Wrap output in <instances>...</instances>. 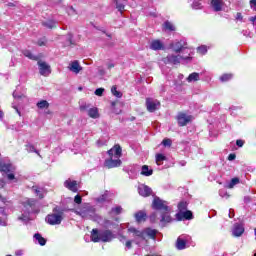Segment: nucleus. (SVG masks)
Returning <instances> with one entry per match:
<instances>
[{"label":"nucleus","instance_id":"obj_1","mask_svg":"<svg viewBox=\"0 0 256 256\" xmlns=\"http://www.w3.org/2000/svg\"><path fill=\"white\" fill-rule=\"evenodd\" d=\"M152 209L154 211H159V226L167 227L169 223H173V217H171V206H169V202L159 198L158 196H154L152 201Z\"/></svg>","mask_w":256,"mask_h":256},{"label":"nucleus","instance_id":"obj_2","mask_svg":"<svg viewBox=\"0 0 256 256\" xmlns=\"http://www.w3.org/2000/svg\"><path fill=\"white\" fill-rule=\"evenodd\" d=\"M74 213L82 217V219L94 221L95 223H99V225H103L104 227H109V225H111V220H103V217L97 214V209L95 206L89 203L82 204L78 209L74 210Z\"/></svg>","mask_w":256,"mask_h":256},{"label":"nucleus","instance_id":"obj_3","mask_svg":"<svg viewBox=\"0 0 256 256\" xmlns=\"http://www.w3.org/2000/svg\"><path fill=\"white\" fill-rule=\"evenodd\" d=\"M123 150L119 144L114 145L113 148L108 150V155L110 158L104 161V167L107 169H113L115 167H121V156Z\"/></svg>","mask_w":256,"mask_h":256},{"label":"nucleus","instance_id":"obj_4","mask_svg":"<svg viewBox=\"0 0 256 256\" xmlns=\"http://www.w3.org/2000/svg\"><path fill=\"white\" fill-rule=\"evenodd\" d=\"M39 213V207H37V200L28 199L23 202L22 215L18 218L23 223H29L31 221V214Z\"/></svg>","mask_w":256,"mask_h":256},{"label":"nucleus","instance_id":"obj_5","mask_svg":"<svg viewBox=\"0 0 256 256\" xmlns=\"http://www.w3.org/2000/svg\"><path fill=\"white\" fill-rule=\"evenodd\" d=\"M115 239V234L111 230L93 229L91 232V241L93 243H111Z\"/></svg>","mask_w":256,"mask_h":256},{"label":"nucleus","instance_id":"obj_6","mask_svg":"<svg viewBox=\"0 0 256 256\" xmlns=\"http://www.w3.org/2000/svg\"><path fill=\"white\" fill-rule=\"evenodd\" d=\"M128 233H132L133 237L135 238V243L136 245H139L141 241L145 240V235H147L150 239H153V241H155V239H157V233H159V231L155 230V229H151V228H146L144 231H139L133 227L128 229Z\"/></svg>","mask_w":256,"mask_h":256},{"label":"nucleus","instance_id":"obj_7","mask_svg":"<svg viewBox=\"0 0 256 256\" xmlns=\"http://www.w3.org/2000/svg\"><path fill=\"white\" fill-rule=\"evenodd\" d=\"M170 49H172L174 53L186 55L187 57H191V55H193V49L189 47V44H187V40L185 39L172 42L170 44Z\"/></svg>","mask_w":256,"mask_h":256},{"label":"nucleus","instance_id":"obj_8","mask_svg":"<svg viewBox=\"0 0 256 256\" xmlns=\"http://www.w3.org/2000/svg\"><path fill=\"white\" fill-rule=\"evenodd\" d=\"M193 57L183 54H168L167 57L163 58V62L166 65H179V63H191Z\"/></svg>","mask_w":256,"mask_h":256},{"label":"nucleus","instance_id":"obj_9","mask_svg":"<svg viewBox=\"0 0 256 256\" xmlns=\"http://www.w3.org/2000/svg\"><path fill=\"white\" fill-rule=\"evenodd\" d=\"M63 221V210H61V207L56 206L53 209L52 214H48L46 216V223L48 225H61V222Z\"/></svg>","mask_w":256,"mask_h":256},{"label":"nucleus","instance_id":"obj_10","mask_svg":"<svg viewBox=\"0 0 256 256\" xmlns=\"http://www.w3.org/2000/svg\"><path fill=\"white\" fill-rule=\"evenodd\" d=\"M14 172V165L0 160V173H2V175H7L8 181H14V183H17V178H15V174H13Z\"/></svg>","mask_w":256,"mask_h":256},{"label":"nucleus","instance_id":"obj_11","mask_svg":"<svg viewBox=\"0 0 256 256\" xmlns=\"http://www.w3.org/2000/svg\"><path fill=\"white\" fill-rule=\"evenodd\" d=\"M201 77H206L202 79L203 81H209V75H207V71H202L200 74L193 72L186 78V81L188 83H195V81H201Z\"/></svg>","mask_w":256,"mask_h":256},{"label":"nucleus","instance_id":"obj_12","mask_svg":"<svg viewBox=\"0 0 256 256\" xmlns=\"http://www.w3.org/2000/svg\"><path fill=\"white\" fill-rule=\"evenodd\" d=\"M191 239L190 235L187 234H182L177 238L176 241V249L179 251H183L185 247H187V242Z\"/></svg>","mask_w":256,"mask_h":256},{"label":"nucleus","instance_id":"obj_13","mask_svg":"<svg viewBox=\"0 0 256 256\" xmlns=\"http://www.w3.org/2000/svg\"><path fill=\"white\" fill-rule=\"evenodd\" d=\"M37 64H38L40 75H43L44 77L51 75V66L47 64V62L39 60Z\"/></svg>","mask_w":256,"mask_h":256},{"label":"nucleus","instance_id":"obj_14","mask_svg":"<svg viewBox=\"0 0 256 256\" xmlns=\"http://www.w3.org/2000/svg\"><path fill=\"white\" fill-rule=\"evenodd\" d=\"M177 121H178V125L180 127H185V125H187L188 123H191V121H193V116L185 114V113H179L177 115Z\"/></svg>","mask_w":256,"mask_h":256},{"label":"nucleus","instance_id":"obj_15","mask_svg":"<svg viewBox=\"0 0 256 256\" xmlns=\"http://www.w3.org/2000/svg\"><path fill=\"white\" fill-rule=\"evenodd\" d=\"M160 105L161 103L158 100H154L153 98L146 99V107L150 113H155V111L159 109Z\"/></svg>","mask_w":256,"mask_h":256},{"label":"nucleus","instance_id":"obj_16","mask_svg":"<svg viewBox=\"0 0 256 256\" xmlns=\"http://www.w3.org/2000/svg\"><path fill=\"white\" fill-rule=\"evenodd\" d=\"M96 203L103 205V203H111L113 201V194L105 191L104 194L95 199Z\"/></svg>","mask_w":256,"mask_h":256},{"label":"nucleus","instance_id":"obj_17","mask_svg":"<svg viewBox=\"0 0 256 256\" xmlns=\"http://www.w3.org/2000/svg\"><path fill=\"white\" fill-rule=\"evenodd\" d=\"M138 193L141 197H150V195H153V189L145 184H140L138 186Z\"/></svg>","mask_w":256,"mask_h":256},{"label":"nucleus","instance_id":"obj_18","mask_svg":"<svg viewBox=\"0 0 256 256\" xmlns=\"http://www.w3.org/2000/svg\"><path fill=\"white\" fill-rule=\"evenodd\" d=\"M193 217V212L191 210H184V212H178L176 214V219L178 221H183V219H185L186 221H191Z\"/></svg>","mask_w":256,"mask_h":256},{"label":"nucleus","instance_id":"obj_19","mask_svg":"<svg viewBox=\"0 0 256 256\" xmlns=\"http://www.w3.org/2000/svg\"><path fill=\"white\" fill-rule=\"evenodd\" d=\"M210 7L214 13L223 11V0H210Z\"/></svg>","mask_w":256,"mask_h":256},{"label":"nucleus","instance_id":"obj_20","mask_svg":"<svg viewBox=\"0 0 256 256\" xmlns=\"http://www.w3.org/2000/svg\"><path fill=\"white\" fill-rule=\"evenodd\" d=\"M150 49L152 51H164L165 44H163L161 40H152L150 42Z\"/></svg>","mask_w":256,"mask_h":256},{"label":"nucleus","instance_id":"obj_21","mask_svg":"<svg viewBox=\"0 0 256 256\" xmlns=\"http://www.w3.org/2000/svg\"><path fill=\"white\" fill-rule=\"evenodd\" d=\"M128 173L130 179H137V173H139V166H128L124 169Z\"/></svg>","mask_w":256,"mask_h":256},{"label":"nucleus","instance_id":"obj_22","mask_svg":"<svg viewBox=\"0 0 256 256\" xmlns=\"http://www.w3.org/2000/svg\"><path fill=\"white\" fill-rule=\"evenodd\" d=\"M32 192L34 193V195L36 197H38V199H43V197H45V195H47V190L40 186H33Z\"/></svg>","mask_w":256,"mask_h":256},{"label":"nucleus","instance_id":"obj_23","mask_svg":"<svg viewBox=\"0 0 256 256\" xmlns=\"http://www.w3.org/2000/svg\"><path fill=\"white\" fill-rule=\"evenodd\" d=\"M245 233V227H243V224L236 223L234 224V227L232 229V235L234 237H241Z\"/></svg>","mask_w":256,"mask_h":256},{"label":"nucleus","instance_id":"obj_24","mask_svg":"<svg viewBox=\"0 0 256 256\" xmlns=\"http://www.w3.org/2000/svg\"><path fill=\"white\" fill-rule=\"evenodd\" d=\"M64 187L66 189H69V191H72L73 193H77V181L68 179L64 182Z\"/></svg>","mask_w":256,"mask_h":256},{"label":"nucleus","instance_id":"obj_25","mask_svg":"<svg viewBox=\"0 0 256 256\" xmlns=\"http://www.w3.org/2000/svg\"><path fill=\"white\" fill-rule=\"evenodd\" d=\"M34 243L41 245V247L47 244V239H45L41 234L35 233L33 236Z\"/></svg>","mask_w":256,"mask_h":256},{"label":"nucleus","instance_id":"obj_26","mask_svg":"<svg viewBox=\"0 0 256 256\" xmlns=\"http://www.w3.org/2000/svg\"><path fill=\"white\" fill-rule=\"evenodd\" d=\"M116 3V9L119 11L120 15H123L125 11V5H127V0H114Z\"/></svg>","mask_w":256,"mask_h":256},{"label":"nucleus","instance_id":"obj_27","mask_svg":"<svg viewBox=\"0 0 256 256\" xmlns=\"http://www.w3.org/2000/svg\"><path fill=\"white\" fill-rule=\"evenodd\" d=\"M140 175H143L144 177H151V175H153V168H150L148 165H143Z\"/></svg>","mask_w":256,"mask_h":256},{"label":"nucleus","instance_id":"obj_28","mask_svg":"<svg viewBox=\"0 0 256 256\" xmlns=\"http://www.w3.org/2000/svg\"><path fill=\"white\" fill-rule=\"evenodd\" d=\"M83 68L81 67V65H79L78 61H73L70 66H69V70L72 71V73H79Z\"/></svg>","mask_w":256,"mask_h":256},{"label":"nucleus","instance_id":"obj_29","mask_svg":"<svg viewBox=\"0 0 256 256\" xmlns=\"http://www.w3.org/2000/svg\"><path fill=\"white\" fill-rule=\"evenodd\" d=\"M21 86H17L15 91L13 92L14 99H23L25 97V90L21 91Z\"/></svg>","mask_w":256,"mask_h":256},{"label":"nucleus","instance_id":"obj_30","mask_svg":"<svg viewBox=\"0 0 256 256\" xmlns=\"http://www.w3.org/2000/svg\"><path fill=\"white\" fill-rule=\"evenodd\" d=\"M137 223H141V221H145L147 219V213L145 211L140 210L134 215Z\"/></svg>","mask_w":256,"mask_h":256},{"label":"nucleus","instance_id":"obj_31","mask_svg":"<svg viewBox=\"0 0 256 256\" xmlns=\"http://www.w3.org/2000/svg\"><path fill=\"white\" fill-rule=\"evenodd\" d=\"M25 150L27 151V153H36V155H39V157H41V154H39V150H37L35 145H33L32 143H27L25 145Z\"/></svg>","mask_w":256,"mask_h":256},{"label":"nucleus","instance_id":"obj_32","mask_svg":"<svg viewBox=\"0 0 256 256\" xmlns=\"http://www.w3.org/2000/svg\"><path fill=\"white\" fill-rule=\"evenodd\" d=\"M22 55L28 59H31V61H39V57L34 55L30 50H23Z\"/></svg>","mask_w":256,"mask_h":256},{"label":"nucleus","instance_id":"obj_33","mask_svg":"<svg viewBox=\"0 0 256 256\" xmlns=\"http://www.w3.org/2000/svg\"><path fill=\"white\" fill-rule=\"evenodd\" d=\"M2 47L5 49H8V51H10V53H13L15 51V44H13V42H6V40H2Z\"/></svg>","mask_w":256,"mask_h":256},{"label":"nucleus","instance_id":"obj_34","mask_svg":"<svg viewBox=\"0 0 256 256\" xmlns=\"http://www.w3.org/2000/svg\"><path fill=\"white\" fill-rule=\"evenodd\" d=\"M123 213V207L116 205L111 208L109 215H121Z\"/></svg>","mask_w":256,"mask_h":256},{"label":"nucleus","instance_id":"obj_35","mask_svg":"<svg viewBox=\"0 0 256 256\" xmlns=\"http://www.w3.org/2000/svg\"><path fill=\"white\" fill-rule=\"evenodd\" d=\"M43 27H46L47 29H54V27H57V21L55 20H46L42 22Z\"/></svg>","mask_w":256,"mask_h":256},{"label":"nucleus","instance_id":"obj_36","mask_svg":"<svg viewBox=\"0 0 256 256\" xmlns=\"http://www.w3.org/2000/svg\"><path fill=\"white\" fill-rule=\"evenodd\" d=\"M88 115L92 119H98L99 118V110L97 108H89Z\"/></svg>","mask_w":256,"mask_h":256},{"label":"nucleus","instance_id":"obj_37","mask_svg":"<svg viewBox=\"0 0 256 256\" xmlns=\"http://www.w3.org/2000/svg\"><path fill=\"white\" fill-rule=\"evenodd\" d=\"M221 83H227L228 81H231L233 79V73H225L220 76Z\"/></svg>","mask_w":256,"mask_h":256},{"label":"nucleus","instance_id":"obj_38","mask_svg":"<svg viewBox=\"0 0 256 256\" xmlns=\"http://www.w3.org/2000/svg\"><path fill=\"white\" fill-rule=\"evenodd\" d=\"M163 161H167V156L163 154H156V164L161 166L163 165Z\"/></svg>","mask_w":256,"mask_h":256},{"label":"nucleus","instance_id":"obj_39","mask_svg":"<svg viewBox=\"0 0 256 256\" xmlns=\"http://www.w3.org/2000/svg\"><path fill=\"white\" fill-rule=\"evenodd\" d=\"M163 26H164L165 31H175V26L173 25V23H171L169 21H165Z\"/></svg>","mask_w":256,"mask_h":256},{"label":"nucleus","instance_id":"obj_40","mask_svg":"<svg viewBox=\"0 0 256 256\" xmlns=\"http://www.w3.org/2000/svg\"><path fill=\"white\" fill-rule=\"evenodd\" d=\"M38 109H49V102L47 100H42L37 103Z\"/></svg>","mask_w":256,"mask_h":256},{"label":"nucleus","instance_id":"obj_41","mask_svg":"<svg viewBox=\"0 0 256 256\" xmlns=\"http://www.w3.org/2000/svg\"><path fill=\"white\" fill-rule=\"evenodd\" d=\"M192 9H194L195 11H199L201 9H203V4L200 1H194L191 4Z\"/></svg>","mask_w":256,"mask_h":256},{"label":"nucleus","instance_id":"obj_42","mask_svg":"<svg viewBox=\"0 0 256 256\" xmlns=\"http://www.w3.org/2000/svg\"><path fill=\"white\" fill-rule=\"evenodd\" d=\"M111 93L114 95V97H117L118 99H121L123 97V94L117 90V86H113L111 88Z\"/></svg>","mask_w":256,"mask_h":256},{"label":"nucleus","instance_id":"obj_43","mask_svg":"<svg viewBox=\"0 0 256 256\" xmlns=\"http://www.w3.org/2000/svg\"><path fill=\"white\" fill-rule=\"evenodd\" d=\"M187 202L182 201L178 204L179 213H182L184 211H187Z\"/></svg>","mask_w":256,"mask_h":256},{"label":"nucleus","instance_id":"obj_44","mask_svg":"<svg viewBox=\"0 0 256 256\" xmlns=\"http://www.w3.org/2000/svg\"><path fill=\"white\" fill-rule=\"evenodd\" d=\"M219 195H220L223 199H229V193H227V190H225V189L219 190Z\"/></svg>","mask_w":256,"mask_h":256},{"label":"nucleus","instance_id":"obj_45","mask_svg":"<svg viewBox=\"0 0 256 256\" xmlns=\"http://www.w3.org/2000/svg\"><path fill=\"white\" fill-rule=\"evenodd\" d=\"M237 183H239V178H233L228 185L229 189H233Z\"/></svg>","mask_w":256,"mask_h":256},{"label":"nucleus","instance_id":"obj_46","mask_svg":"<svg viewBox=\"0 0 256 256\" xmlns=\"http://www.w3.org/2000/svg\"><path fill=\"white\" fill-rule=\"evenodd\" d=\"M95 95H97V97H103V93H105V89L104 88H98L95 90Z\"/></svg>","mask_w":256,"mask_h":256},{"label":"nucleus","instance_id":"obj_47","mask_svg":"<svg viewBox=\"0 0 256 256\" xmlns=\"http://www.w3.org/2000/svg\"><path fill=\"white\" fill-rule=\"evenodd\" d=\"M82 201L83 198L81 197V195L78 194L74 197V203H76L77 205H81Z\"/></svg>","mask_w":256,"mask_h":256},{"label":"nucleus","instance_id":"obj_48","mask_svg":"<svg viewBox=\"0 0 256 256\" xmlns=\"http://www.w3.org/2000/svg\"><path fill=\"white\" fill-rule=\"evenodd\" d=\"M172 143L171 139H164L162 141V145H164V147H171Z\"/></svg>","mask_w":256,"mask_h":256},{"label":"nucleus","instance_id":"obj_49","mask_svg":"<svg viewBox=\"0 0 256 256\" xmlns=\"http://www.w3.org/2000/svg\"><path fill=\"white\" fill-rule=\"evenodd\" d=\"M198 52H200L201 55H205V53H207V46L198 47Z\"/></svg>","mask_w":256,"mask_h":256},{"label":"nucleus","instance_id":"obj_50","mask_svg":"<svg viewBox=\"0 0 256 256\" xmlns=\"http://www.w3.org/2000/svg\"><path fill=\"white\" fill-rule=\"evenodd\" d=\"M96 145H97V147H103V146L107 145V141L99 139V140H97Z\"/></svg>","mask_w":256,"mask_h":256},{"label":"nucleus","instance_id":"obj_51","mask_svg":"<svg viewBox=\"0 0 256 256\" xmlns=\"http://www.w3.org/2000/svg\"><path fill=\"white\" fill-rule=\"evenodd\" d=\"M89 107H91L90 104H82V105H80V110L89 111Z\"/></svg>","mask_w":256,"mask_h":256},{"label":"nucleus","instance_id":"obj_52","mask_svg":"<svg viewBox=\"0 0 256 256\" xmlns=\"http://www.w3.org/2000/svg\"><path fill=\"white\" fill-rule=\"evenodd\" d=\"M149 219L152 223H155L157 221V213H152Z\"/></svg>","mask_w":256,"mask_h":256},{"label":"nucleus","instance_id":"obj_53","mask_svg":"<svg viewBox=\"0 0 256 256\" xmlns=\"http://www.w3.org/2000/svg\"><path fill=\"white\" fill-rule=\"evenodd\" d=\"M236 158H237V155H235V153H231L228 156V161H235Z\"/></svg>","mask_w":256,"mask_h":256},{"label":"nucleus","instance_id":"obj_54","mask_svg":"<svg viewBox=\"0 0 256 256\" xmlns=\"http://www.w3.org/2000/svg\"><path fill=\"white\" fill-rule=\"evenodd\" d=\"M67 40H68L69 45H73V34H68Z\"/></svg>","mask_w":256,"mask_h":256},{"label":"nucleus","instance_id":"obj_55","mask_svg":"<svg viewBox=\"0 0 256 256\" xmlns=\"http://www.w3.org/2000/svg\"><path fill=\"white\" fill-rule=\"evenodd\" d=\"M250 6L251 9H254V11H256V0H250Z\"/></svg>","mask_w":256,"mask_h":256},{"label":"nucleus","instance_id":"obj_56","mask_svg":"<svg viewBox=\"0 0 256 256\" xmlns=\"http://www.w3.org/2000/svg\"><path fill=\"white\" fill-rule=\"evenodd\" d=\"M106 65L107 69H113V67H115V63H113L112 61L108 62Z\"/></svg>","mask_w":256,"mask_h":256},{"label":"nucleus","instance_id":"obj_57","mask_svg":"<svg viewBox=\"0 0 256 256\" xmlns=\"http://www.w3.org/2000/svg\"><path fill=\"white\" fill-rule=\"evenodd\" d=\"M244 144H245V142L243 140H237L236 141L237 147H243Z\"/></svg>","mask_w":256,"mask_h":256},{"label":"nucleus","instance_id":"obj_58","mask_svg":"<svg viewBox=\"0 0 256 256\" xmlns=\"http://www.w3.org/2000/svg\"><path fill=\"white\" fill-rule=\"evenodd\" d=\"M15 256H23V250H16Z\"/></svg>","mask_w":256,"mask_h":256},{"label":"nucleus","instance_id":"obj_59","mask_svg":"<svg viewBox=\"0 0 256 256\" xmlns=\"http://www.w3.org/2000/svg\"><path fill=\"white\" fill-rule=\"evenodd\" d=\"M5 185H6L5 180L0 179V189H3V187H5Z\"/></svg>","mask_w":256,"mask_h":256},{"label":"nucleus","instance_id":"obj_60","mask_svg":"<svg viewBox=\"0 0 256 256\" xmlns=\"http://www.w3.org/2000/svg\"><path fill=\"white\" fill-rule=\"evenodd\" d=\"M236 19H237L238 21H242V20H243V15H241V13H237V14H236Z\"/></svg>","mask_w":256,"mask_h":256},{"label":"nucleus","instance_id":"obj_61","mask_svg":"<svg viewBox=\"0 0 256 256\" xmlns=\"http://www.w3.org/2000/svg\"><path fill=\"white\" fill-rule=\"evenodd\" d=\"M13 109H15L16 113H18V115H21V111H19V108H17V106L15 104H12Z\"/></svg>","mask_w":256,"mask_h":256},{"label":"nucleus","instance_id":"obj_62","mask_svg":"<svg viewBox=\"0 0 256 256\" xmlns=\"http://www.w3.org/2000/svg\"><path fill=\"white\" fill-rule=\"evenodd\" d=\"M98 73L99 75H102V76L105 75V69L99 68Z\"/></svg>","mask_w":256,"mask_h":256},{"label":"nucleus","instance_id":"obj_63","mask_svg":"<svg viewBox=\"0 0 256 256\" xmlns=\"http://www.w3.org/2000/svg\"><path fill=\"white\" fill-rule=\"evenodd\" d=\"M131 243H133V242H132V241H127V242H126L125 245H126V248H127V249H131Z\"/></svg>","mask_w":256,"mask_h":256},{"label":"nucleus","instance_id":"obj_64","mask_svg":"<svg viewBox=\"0 0 256 256\" xmlns=\"http://www.w3.org/2000/svg\"><path fill=\"white\" fill-rule=\"evenodd\" d=\"M38 45H39V47H43V45H45V41L39 40Z\"/></svg>","mask_w":256,"mask_h":256}]
</instances>
